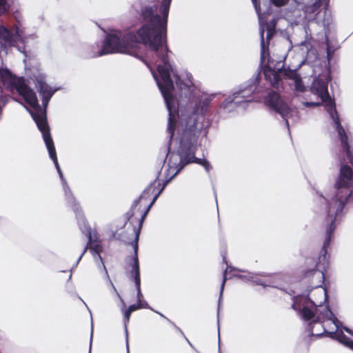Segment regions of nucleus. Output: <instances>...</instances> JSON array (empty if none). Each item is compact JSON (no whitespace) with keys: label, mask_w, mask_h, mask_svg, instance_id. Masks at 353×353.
<instances>
[{"label":"nucleus","mask_w":353,"mask_h":353,"mask_svg":"<svg viewBox=\"0 0 353 353\" xmlns=\"http://www.w3.org/2000/svg\"><path fill=\"white\" fill-rule=\"evenodd\" d=\"M172 0H161L159 12L162 17L154 14L152 7L145 6L141 8V16L148 23L143 25L137 33L109 34L106 36L102 45V49L98 52V57L112 53L131 54L139 43L148 46L150 50L157 53L163 65L157 66V71L162 82L157 81L169 112L168 132L170 139L174 135L176 120L179 117L178 106L172 92L174 83L170 74L172 67L170 63L169 50L167 42V25L170 7Z\"/></svg>","instance_id":"obj_1"},{"label":"nucleus","mask_w":353,"mask_h":353,"mask_svg":"<svg viewBox=\"0 0 353 353\" xmlns=\"http://www.w3.org/2000/svg\"><path fill=\"white\" fill-rule=\"evenodd\" d=\"M329 77L327 73L321 74L314 79L311 92L316 95L321 102H304L306 107H315L323 103L332 118L341 147L346 158L341 163L339 174L334 183V191L327 197L317 194L316 201L320 204V210L325 216L327 227L335 229V223L341 216L345 204L349 200H353V140L349 141V137L341 126L338 117L334 103L332 101L327 91Z\"/></svg>","instance_id":"obj_2"},{"label":"nucleus","mask_w":353,"mask_h":353,"mask_svg":"<svg viewBox=\"0 0 353 353\" xmlns=\"http://www.w3.org/2000/svg\"><path fill=\"white\" fill-rule=\"evenodd\" d=\"M167 183L168 181L157 192L156 184L157 183V185L160 186L161 183L157 180H155L143 192L139 198L134 201L130 210L125 213L127 221H130L137 214L140 215V218L138 219V225H134L132 228V234L133 239L130 238L124 233H119L117 234L116 237L117 240L123 241L127 244H130L133 248L134 254L129 258L125 269L129 271L131 279L135 283L138 303H141V299L143 296L141 290V275L138 257L139 236L145 217L151 207L163 190Z\"/></svg>","instance_id":"obj_3"},{"label":"nucleus","mask_w":353,"mask_h":353,"mask_svg":"<svg viewBox=\"0 0 353 353\" xmlns=\"http://www.w3.org/2000/svg\"><path fill=\"white\" fill-rule=\"evenodd\" d=\"M202 128L203 125L192 116L188 117L184 125H182L180 145L178 149L179 162L176 165L177 172L181 171L189 163H194L201 165L203 164V159L195 157L196 143Z\"/></svg>","instance_id":"obj_4"},{"label":"nucleus","mask_w":353,"mask_h":353,"mask_svg":"<svg viewBox=\"0 0 353 353\" xmlns=\"http://www.w3.org/2000/svg\"><path fill=\"white\" fill-rule=\"evenodd\" d=\"M275 23L272 21L271 23L267 26V41L264 40V30L263 29L260 31L261 36V62L263 63L265 59H268V62L263 68V74L265 79L270 85L276 89H279L282 86L283 79L287 78V68H285V59L286 56L284 57L283 61L274 63V60L270 59L269 44L270 40L272 39L275 33Z\"/></svg>","instance_id":"obj_5"},{"label":"nucleus","mask_w":353,"mask_h":353,"mask_svg":"<svg viewBox=\"0 0 353 353\" xmlns=\"http://www.w3.org/2000/svg\"><path fill=\"white\" fill-rule=\"evenodd\" d=\"M334 230V228L327 227L321 254L319 256L318 261L314 259H307L306 261L307 267L304 272V276L310 280L311 283L315 288H321L324 282L323 270L327 264V248L331 241L332 234Z\"/></svg>","instance_id":"obj_6"},{"label":"nucleus","mask_w":353,"mask_h":353,"mask_svg":"<svg viewBox=\"0 0 353 353\" xmlns=\"http://www.w3.org/2000/svg\"><path fill=\"white\" fill-rule=\"evenodd\" d=\"M0 78L4 85L10 90L15 89L30 105H37L35 92L26 84L23 77H17L7 68H0Z\"/></svg>","instance_id":"obj_7"},{"label":"nucleus","mask_w":353,"mask_h":353,"mask_svg":"<svg viewBox=\"0 0 353 353\" xmlns=\"http://www.w3.org/2000/svg\"><path fill=\"white\" fill-rule=\"evenodd\" d=\"M288 5L292 7L290 17L295 18L292 23L299 24L314 20L321 2L320 0H288Z\"/></svg>","instance_id":"obj_8"},{"label":"nucleus","mask_w":353,"mask_h":353,"mask_svg":"<svg viewBox=\"0 0 353 353\" xmlns=\"http://www.w3.org/2000/svg\"><path fill=\"white\" fill-rule=\"evenodd\" d=\"M34 108V112L32 113L33 120L37 124L39 131L42 134V137L46 145V148L54 145L53 139L50 134V128L47 121L46 109L41 108L37 99V105H30Z\"/></svg>","instance_id":"obj_9"},{"label":"nucleus","mask_w":353,"mask_h":353,"mask_svg":"<svg viewBox=\"0 0 353 353\" xmlns=\"http://www.w3.org/2000/svg\"><path fill=\"white\" fill-rule=\"evenodd\" d=\"M249 280L256 285L280 289L285 283V276L281 274L261 276L256 275L250 276Z\"/></svg>","instance_id":"obj_10"},{"label":"nucleus","mask_w":353,"mask_h":353,"mask_svg":"<svg viewBox=\"0 0 353 353\" xmlns=\"http://www.w3.org/2000/svg\"><path fill=\"white\" fill-rule=\"evenodd\" d=\"M265 103L270 108L281 114L287 123V103L277 92H270L265 99Z\"/></svg>","instance_id":"obj_11"},{"label":"nucleus","mask_w":353,"mask_h":353,"mask_svg":"<svg viewBox=\"0 0 353 353\" xmlns=\"http://www.w3.org/2000/svg\"><path fill=\"white\" fill-rule=\"evenodd\" d=\"M88 249L94 256L98 255L99 259L101 260V256L100 255L103 251L101 243L99 241L92 240V234L90 232L88 233V241L86 245L84 247L81 254L79 256L78 262L82 259L83 256L85 254Z\"/></svg>","instance_id":"obj_12"},{"label":"nucleus","mask_w":353,"mask_h":353,"mask_svg":"<svg viewBox=\"0 0 353 353\" xmlns=\"http://www.w3.org/2000/svg\"><path fill=\"white\" fill-rule=\"evenodd\" d=\"M0 43L3 47H13L17 43V35L4 26H0Z\"/></svg>","instance_id":"obj_13"},{"label":"nucleus","mask_w":353,"mask_h":353,"mask_svg":"<svg viewBox=\"0 0 353 353\" xmlns=\"http://www.w3.org/2000/svg\"><path fill=\"white\" fill-rule=\"evenodd\" d=\"M38 92L41 97L43 108L46 109L50 99L54 93V90H52V89L46 83L39 81Z\"/></svg>","instance_id":"obj_14"},{"label":"nucleus","mask_w":353,"mask_h":353,"mask_svg":"<svg viewBox=\"0 0 353 353\" xmlns=\"http://www.w3.org/2000/svg\"><path fill=\"white\" fill-rule=\"evenodd\" d=\"M288 85L293 88L296 91L303 92L305 90V87L300 77L295 72L290 70L288 68Z\"/></svg>","instance_id":"obj_15"},{"label":"nucleus","mask_w":353,"mask_h":353,"mask_svg":"<svg viewBox=\"0 0 353 353\" xmlns=\"http://www.w3.org/2000/svg\"><path fill=\"white\" fill-rule=\"evenodd\" d=\"M64 190H65V194H71L72 196H73L71 190H70V188L65 181H64ZM72 199H73L72 204V210L74 212V213L76 214V215L77 216H82L83 211H82L80 204L78 202H77L76 199L74 197H72Z\"/></svg>","instance_id":"obj_16"},{"label":"nucleus","mask_w":353,"mask_h":353,"mask_svg":"<svg viewBox=\"0 0 353 353\" xmlns=\"http://www.w3.org/2000/svg\"><path fill=\"white\" fill-rule=\"evenodd\" d=\"M47 149H48V151L49 153L50 158L52 160L53 163H54L57 170L59 174V176L63 180V173L61 172L60 165L58 162V159H57L56 149H55L54 145L48 147V148H47Z\"/></svg>","instance_id":"obj_17"},{"label":"nucleus","mask_w":353,"mask_h":353,"mask_svg":"<svg viewBox=\"0 0 353 353\" xmlns=\"http://www.w3.org/2000/svg\"><path fill=\"white\" fill-rule=\"evenodd\" d=\"M47 149H48V151L49 153L50 158L52 160L53 163H54L57 170L59 174V176L63 180V173L61 172L60 165L58 162V159H57L56 149H55L54 145L48 147V148H47Z\"/></svg>","instance_id":"obj_18"},{"label":"nucleus","mask_w":353,"mask_h":353,"mask_svg":"<svg viewBox=\"0 0 353 353\" xmlns=\"http://www.w3.org/2000/svg\"><path fill=\"white\" fill-rule=\"evenodd\" d=\"M14 3V0H0V16L9 11Z\"/></svg>","instance_id":"obj_19"},{"label":"nucleus","mask_w":353,"mask_h":353,"mask_svg":"<svg viewBox=\"0 0 353 353\" xmlns=\"http://www.w3.org/2000/svg\"><path fill=\"white\" fill-rule=\"evenodd\" d=\"M148 303H145V304L142 303H138L137 304H133L128 307V310L132 313L133 312L138 310L141 308H147L148 307Z\"/></svg>","instance_id":"obj_20"},{"label":"nucleus","mask_w":353,"mask_h":353,"mask_svg":"<svg viewBox=\"0 0 353 353\" xmlns=\"http://www.w3.org/2000/svg\"><path fill=\"white\" fill-rule=\"evenodd\" d=\"M131 314L132 313L128 309H126L123 313V321H124L125 327L126 330H127L128 324L129 323V321H130Z\"/></svg>","instance_id":"obj_21"},{"label":"nucleus","mask_w":353,"mask_h":353,"mask_svg":"<svg viewBox=\"0 0 353 353\" xmlns=\"http://www.w3.org/2000/svg\"><path fill=\"white\" fill-rule=\"evenodd\" d=\"M270 1L276 7H281L285 5V0H270Z\"/></svg>","instance_id":"obj_22"},{"label":"nucleus","mask_w":353,"mask_h":353,"mask_svg":"<svg viewBox=\"0 0 353 353\" xmlns=\"http://www.w3.org/2000/svg\"><path fill=\"white\" fill-rule=\"evenodd\" d=\"M226 274H227V269L223 272V281H222V283H221V291L222 292L224 289V286H225V281L227 280V278H226Z\"/></svg>","instance_id":"obj_23"},{"label":"nucleus","mask_w":353,"mask_h":353,"mask_svg":"<svg viewBox=\"0 0 353 353\" xmlns=\"http://www.w3.org/2000/svg\"><path fill=\"white\" fill-rule=\"evenodd\" d=\"M201 165L203 166L208 172H209L211 168L209 162L205 159H203V164Z\"/></svg>","instance_id":"obj_24"},{"label":"nucleus","mask_w":353,"mask_h":353,"mask_svg":"<svg viewBox=\"0 0 353 353\" xmlns=\"http://www.w3.org/2000/svg\"><path fill=\"white\" fill-rule=\"evenodd\" d=\"M310 332H311L313 335H316V336H320L322 335V334H319V333L314 334L313 333V327H310Z\"/></svg>","instance_id":"obj_25"},{"label":"nucleus","mask_w":353,"mask_h":353,"mask_svg":"<svg viewBox=\"0 0 353 353\" xmlns=\"http://www.w3.org/2000/svg\"><path fill=\"white\" fill-rule=\"evenodd\" d=\"M252 2L254 4L255 8L257 10V7H258L257 0H252Z\"/></svg>","instance_id":"obj_26"},{"label":"nucleus","mask_w":353,"mask_h":353,"mask_svg":"<svg viewBox=\"0 0 353 353\" xmlns=\"http://www.w3.org/2000/svg\"><path fill=\"white\" fill-rule=\"evenodd\" d=\"M343 329H344L347 332H348V333H350V334H352L351 331H350L348 328H347V327H343Z\"/></svg>","instance_id":"obj_27"},{"label":"nucleus","mask_w":353,"mask_h":353,"mask_svg":"<svg viewBox=\"0 0 353 353\" xmlns=\"http://www.w3.org/2000/svg\"><path fill=\"white\" fill-rule=\"evenodd\" d=\"M238 277L241 278V279H246L247 278L246 276H243V275H239Z\"/></svg>","instance_id":"obj_28"},{"label":"nucleus","mask_w":353,"mask_h":353,"mask_svg":"<svg viewBox=\"0 0 353 353\" xmlns=\"http://www.w3.org/2000/svg\"><path fill=\"white\" fill-rule=\"evenodd\" d=\"M173 155L172 157H170V161H169V163H170L172 162V159H173Z\"/></svg>","instance_id":"obj_29"},{"label":"nucleus","mask_w":353,"mask_h":353,"mask_svg":"<svg viewBox=\"0 0 353 353\" xmlns=\"http://www.w3.org/2000/svg\"><path fill=\"white\" fill-rule=\"evenodd\" d=\"M223 261L227 264L226 259L225 256H223Z\"/></svg>","instance_id":"obj_30"}]
</instances>
